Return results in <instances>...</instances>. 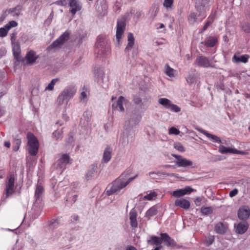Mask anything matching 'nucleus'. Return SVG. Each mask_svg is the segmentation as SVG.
Wrapping results in <instances>:
<instances>
[{
    "mask_svg": "<svg viewBox=\"0 0 250 250\" xmlns=\"http://www.w3.org/2000/svg\"><path fill=\"white\" fill-rule=\"evenodd\" d=\"M130 170L124 171L118 178L112 183L110 188L107 190L106 194L107 196L111 195L122 189L125 188L129 183L134 180L137 177L136 175L133 177H130Z\"/></svg>",
    "mask_w": 250,
    "mask_h": 250,
    "instance_id": "f257e3e1",
    "label": "nucleus"
},
{
    "mask_svg": "<svg viewBox=\"0 0 250 250\" xmlns=\"http://www.w3.org/2000/svg\"><path fill=\"white\" fill-rule=\"evenodd\" d=\"M44 191V189L43 186L38 184L35 191L34 201L31 209L33 219L37 218L42 210L43 204L42 196Z\"/></svg>",
    "mask_w": 250,
    "mask_h": 250,
    "instance_id": "f03ea898",
    "label": "nucleus"
},
{
    "mask_svg": "<svg viewBox=\"0 0 250 250\" xmlns=\"http://www.w3.org/2000/svg\"><path fill=\"white\" fill-rule=\"evenodd\" d=\"M95 53L97 57H105L109 53L110 46L108 41L103 36L97 37L95 44Z\"/></svg>",
    "mask_w": 250,
    "mask_h": 250,
    "instance_id": "7ed1b4c3",
    "label": "nucleus"
},
{
    "mask_svg": "<svg viewBox=\"0 0 250 250\" xmlns=\"http://www.w3.org/2000/svg\"><path fill=\"white\" fill-rule=\"evenodd\" d=\"M160 235V236L150 235L149 239L147 240V244L153 246V245L162 244L163 242L168 247L176 246L177 244L176 242L167 233L161 232Z\"/></svg>",
    "mask_w": 250,
    "mask_h": 250,
    "instance_id": "20e7f679",
    "label": "nucleus"
},
{
    "mask_svg": "<svg viewBox=\"0 0 250 250\" xmlns=\"http://www.w3.org/2000/svg\"><path fill=\"white\" fill-rule=\"evenodd\" d=\"M15 181L16 178L13 173H10L7 175L5 181V188L3 191L4 199L11 197L15 193L16 188Z\"/></svg>",
    "mask_w": 250,
    "mask_h": 250,
    "instance_id": "39448f33",
    "label": "nucleus"
},
{
    "mask_svg": "<svg viewBox=\"0 0 250 250\" xmlns=\"http://www.w3.org/2000/svg\"><path fill=\"white\" fill-rule=\"evenodd\" d=\"M76 91L77 88L73 85L66 86L57 98L58 104L62 105L64 102L67 104L69 101L74 96Z\"/></svg>",
    "mask_w": 250,
    "mask_h": 250,
    "instance_id": "423d86ee",
    "label": "nucleus"
},
{
    "mask_svg": "<svg viewBox=\"0 0 250 250\" xmlns=\"http://www.w3.org/2000/svg\"><path fill=\"white\" fill-rule=\"evenodd\" d=\"M212 0H196L195 2V9L199 13L200 16H203L205 18L212 5Z\"/></svg>",
    "mask_w": 250,
    "mask_h": 250,
    "instance_id": "0eeeda50",
    "label": "nucleus"
},
{
    "mask_svg": "<svg viewBox=\"0 0 250 250\" xmlns=\"http://www.w3.org/2000/svg\"><path fill=\"white\" fill-rule=\"evenodd\" d=\"M28 152L31 156H36L39 150V143L37 137L31 132L27 134Z\"/></svg>",
    "mask_w": 250,
    "mask_h": 250,
    "instance_id": "6e6552de",
    "label": "nucleus"
},
{
    "mask_svg": "<svg viewBox=\"0 0 250 250\" xmlns=\"http://www.w3.org/2000/svg\"><path fill=\"white\" fill-rule=\"evenodd\" d=\"M141 118V115L135 110L132 112L129 120L125 123V130L126 134L132 131L133 127L139 123Z\"/></svg>",
    "mask_w": 250,
    "mask_h": 250,
    "instance_id": "1a4fd4ad",
    "label": "nucleus"
},
{
    "mask_svg": "<svg viewBox=\"0 0 250 250\" xmlns=\"http://www.w3.org/2000/svg\"><path fill=\"white\" fill-rule=\"evenodd\" d=\"M126 17L123 16L120 19H118L117 22V29L116 37L118 43L122 39L123 34L126 27Z\"/></svg>",
    "mask_w": 250,
    "mask_h": 250,
    "instance_id": "9d476101",
    "label": "nucleus"
},
{
    "mask_svg": "<svg viewBox=\"0 0 250 250\" xmlns=\"http://www.w3.org/2000/svg\"><path fill=\"white\" fill-rule=\"evenodd\" d=\"M158 102L165 108L169 109L171 111L178 113L181 111V108L179 106L172 104V102L170 100L166 98H161L159 99Z\"/></svg>",
    "mask_w": 250,
    "mask_h": 250,
    "instance_id": "9b49d317",
    "label": "nucleus"
},
{
    "mask_svg": "<svg viewBox=\"0 0 250 250\" xmlns=\"http://www.w3.org/2000/svg\"><path fill=\"white\" fill-rule=\"evenodd\" d=\"M39 58V55H36V52L33 50H30L28 51L25 56L24 61L26 62V64L27 65H32L36 62V60Z\"/></svg>",
    "mask_w": 250,
    "mask_h": 250,
    "instance_id": "f8f14e48",
    "label": "nucleus"
},
{
    "mask_svg": "<svg viewBox=\"0 0 250 250\" xmlns=\"http://www.w3.org/2000/svg\"><path fill=\"white\" fill-rule=\"evenodd\" d=\"M238 218L242 221H246L250 216V208L247 206H243L237 211Z\"/></svg>",
    "mask_w": 250,
    "mask_h": 250,
    "instance_id": "ddd939ff",
    "label": "nucleus"
},
{
    "mask_svg": "<svg viewBox=\"0 0 250 250\" xmlns=\"http://www.w3.org/2000/svg\"><path fill=\"white\" fill-rule=\"evenodd\" d=\"M196 62L197 65L200 67L208 68L209 67H213L212 62L209 60L208 58L204 56H200L197 57Z\"/></svg>",
    "mask_w": 250,
    "mask_h": 250,
    "instance_id": "4468645a",
    "label": "nucleus"
},
{
    "mask_svg": "<svg viewBox=\"0 0 250 250\" xmlns=\"http://www.w3.org/2000/svg\"><path fill=\"white\" fill-rule=\"evenodd\" d=\"M68 5L71 7L69 10V12L73 16L75 15L78 11H80L82 8V4L79 0H69Z\"/></svg>",
    "mask_w": 250,
    "mask_h": 250,
    "instance_id": "2eb2a0df",
    "label": "nucleus"
},
{
    "mask_svg": "<svg viewBox=\"0 0 250 250\" xmlns=\"http://www.w3.org/2000/svg\"><path fill=\"white\" fill-rule=\"evenodd\" d=\"M127 102V100L125 99L123 96H120L116 103H113L112 104V107L113 110H117L118 108L121 112H124L125 108L123 106V104H125Z\"/></svg>",
    "mask_w": 250,
    "mask_h": 250,
    "instance_id": "dca6fc26",
    "label": "nucleus"
},
{
    "mask_svg": "<svg viewBox=\"0 0 250 250\" xmlns=\"http://www.w3.org/2000/svg\"><path fill=\"white\" fill-rule=\"evenodd\" d=\"M218 42V38L216 36H209L207 37L204 41L201 42V44L205 45L207 47H213Z\"/></svg>",
    "mask_w": 250,
    "mask_h": 250,
    "instance_id": "f3484780",
    "label": "nucleus"
},
{
    "mask_svg": "<svg viewBox=\"0 0 250 250\" xmlns=\"http://www.w3.org/2000/svg\"><path fill=\"white\" fill-rule=\"evenodd\" d=\"M112 152V147L110 145L106 146L104 151L102 162L104 163H108L111 158Z\"/></svg>",
    "mask_w": 250,
    "mask_h": 250,
    "instance_id": "a211bd4d",
    "label": "nucleus"
},
{
    "mask_svg": "<svg viewBox=\"0 0 250 250\" xmlns=\"http://www.w3.org/2000/svg\"><path fill=\"white\" fill-rule=\"evenodd\" d=\"M250 56L248 54L239 55L235 54L232 58V61L234 63H239L240 62L246 63L248 62Z\"/></svg>",
    "mask_w": 250,
    "mask_h": 250,
    "instance_id": "6ab92c4d",
    "label": "nucleus"
},
{
    "mask_svg": "<svg viewBox=\"0 0 250 250\" xmlns=\"http://www.w3.org/2000/svg\"><path fill=\"white\" fill-rule=\"evenodd\" d=\"M199 74L195 69H190L186 77V81L189 84L194 83L198 78Z\"/></svg>",
    "mask_w": 250,
    "mask_h": 250,
    "instance_id": "aec40b11",
    "label": "nucleus"
},
{
    "mask_svg": "<svg viewBox=\"0 0 250 250\" xmlns=\"http://www.w3.org/2000/svg\"><path fill=\"white\" fill-rule=\"evenodd\" d=\"M70 156L67 154H63L56 162L57 168H63L69 163Z\"/></svg>",
    "mask_w": 250,
    "mask_h": 250,
    "instance_id": "412c9836",
    "label": "nucleus"
},
{
    "mask_svg": "<svg viewBox=\"0 0 250 250\" xmlns=\"http://www.w3.org/2000/svg\"><path fill=\"white\" fill-rule=\"evenodd\" d=\"M23 9L22 6L18 4L14 7L7 9V12L14 18H17L21 14V12Z\"/></svg>",
    "mask_w": 250,
    "mask_h": 250,
    "instance_id": "4be33fe9",
    "label": "nucleus"
},
{
    "mask_svg": "<svg viewBox=\"0 0 250 250\" xmlns=\"http://www.w3.org/2000/svg\"><path fill=\"white\" fill-rule=\"evenodd\" d=\"M94 77L99 83L100 81H103L104 76V68L99 66H95L93 69Z\"/></svg>",
    "mask_w": 250,
    "mask_h": 250,
    "instance_id": "5701e85b",
    "label": "nucleus"
},
{
    "mask_svg": "<svg viewBox=\"0 0 250 250\" xmlns=\"http://www.w3.org/2000/svg\"><path fill=\"white\" fill-rule=\"evenodd\" d=\"M174 205L184 209H188L190 207V202L184 198L177 199L175 201Z\"/></svg>",
    "mask_w": 250,
    "mask_h": 250,
    "instance_id": "b1692460",
    "label": "nucleus"
},
{
    "mask_svg": "<svg viewBox=\"0 0 250 250\" xmlns=\"http://www.w3.org/2000/svg\"><path fill=\"white\" fill-rule=\"evenodd\" d=\"M129 215L131 227L136 228L138 227V222L137 220V212L134 208L130 210Z\"/></svg>",
    "mask_w": 250,
    "mask_h": 250,
    "instance_id": "393cba45",
    "label": "nucleus"
},
{
    "mask_svg": "<svg viewBox=\"0 0 250 250\" xmlns=\"http://www.w3.org/2000/svg\"><path fill=\"white\" fill-rule=\"evenodd\" d=\"M249 228L248 223L247 222H241L236 227V232L239 234L245 233Z\"/></svg>",
    "mask_w": 250,
    "mask_h": 250,
    "instance_id": "a878e982",
    "label": "nucleus"
},
{
    "mask_svg": "<svg viewBox=\"0 0 250 250\" xmlns=\"http://www.w3.org/2000/svg\"><path fill=\"white\" fill-rule=\"evenodd\" d=\"M176 164L178 167H187L192 166L193 162L192 161L181 156L180 159L178 160V162H176Z\"/></svg>",
    "mask_w": 250,
    "mask_h": 250,
    "instance_id": "bb28decb",
    "label": "nucleus"
},
{
    "mask_svg": "<svg viewBox=\"0 0 250 250\" xmlns=\"http://www.w3.org/2000/svg\"><path fill=\"white\" fill-rule=\"evenodd\" d=\"M96 7L100 12H104L107 10L108 6L106 0H97L95 3Z\"/></svg>",
    "mask_w": 250,
    "mask_h": 250,
    "instance_id": "cd10ccee",
    "label": "nucleus"
},
{
    "mask_svg": "<svg viewBox=\"0 0 250 250\" xmlns=\"http://www.w3.org/2000/svg\"><path fill=\"white\" fill-rule=\"evenodd\" d=\"M127 42V44L125 49V53H128L134 45L135 39L133 34L131 32H129L128 34Z\"/></svg>",
    "mask_w": 250,
    "mask_h": 250,
    "instance_id": "c85d7f7f",
    "label": "nucleus"
},
{
    "mask_svg": "<svg viewBox=\"0 0 250 250\" xmlns=\"http://www.w3.org/2000/svg\"><path fill=\"white\" fill-rule=\"evenodd\" d=\"M203 134H204L208 139L211 140L214 143H217L219 144L223 143L221 141V139L218 136L210 134L208 131L203 130L202 131Z\"/></svg>",
    "mask_w": 250,
    "mask_h": 250,
    "instance_id": "c756f323",
    "label": "nucleus"
},
{
    "mask_svg": "<svg viewBox=\"0 0 250 250\" xmlns=\"http://www.w3.org/2000/svg\"><path fill=\"white\" fill-rule=\"evenodd\" d=\"M234 150L235 148L226 147L223 145L219 146L218 147L219 152L223 154H234Z\"/></svg>",
    "mask_w": 250,
    "mask_h": 250,
    "instance_id": "7c9ffc66",
    "label": "nucleus"
},
{
    "mask_svg": "<svg viewBox=\"0 0 250 250\" xmlns=\"http://www.w3.org/2000/svg\"><path fill=\"white\" fill-rule=\"evenodd\" d=\"M214 230L217 233L220 234H224L227 231L226 227L222 222H219L215 225Z\"/></svg>",
    "mask_w": 250,
    "mask_h": 250,
    "instance_id": "2f4dec72",
    "label": "nucleus"
},
{
    "mask_svg": "<svg viewBox=\"0 0 250 250\" xmlns=\"http://www.w3.org/2000/svg\"><path fill=\"white\" fill-rule=\"evenodd\" d=\"M97 168V164L94 163L90 166V169L87 171L86 174V179L89 180L93 177L94 174Z\"/></svg>",
    "mask_w": 250,
    "mask_h": 250,
    "instance_id": "473e14b6",
    "label": "nucleus"
},
{
    "mask_svg": "<svg viewBox=\"0 0 250 250\" xmlns=\"http://www.w3.org/2000/svg\"><path fill=\"white\" fill-rule=\"evenodd\" d=\"M63 43L60 40H59L58 39H57L47 47V50L48 51H50L53 49H58L61 47Z\"/></svg>",
    "mask_w": 250,
    "mask_h": 250,
    "instance_id": "72a5a7b5",
    "label": "nucleus"
},
{
    "mask_svg": "<svg viewBox=\"0 0 250 250\" xmlns=\"http://www.w3.org/2000/svg\"><path fill=\"white\" fill-rule=\"evenodd\" d=\"M158 213V208L156 206H153L149 208L146 212L145 216L148 218L156 215Z\"/></svg>",
    "mask_w": 250,
    "mask_h": 250,
    "instance_id": "f704fd0d",
    "label": "nucleus"
},
{
    "mask_svg": "<svg viewBox=\"0 0 250 250\" xmlns=\"http://www.w3.org/2000/svg\"><path fill=\"white\" fill-rule=\"evenodd\" d=\"M213 212V209L211 207L203 206L200 208V212L203 216H208L212 214Z\"/></svg>",
    "mask_w": 250,
    "mask_h": 250,
    "instance_id": "c9c22d12",
    "label": "nucleus"
},
{
    "mask_svg": "<svg viewBox=\"0 0 250 250\" xmlns=\"http://www.w3.org/2000/svg\"><path fill=\"white\" fill-rule=\"evenodd\" d=\"M200 17H203V16H200L197 12V13L194 12H191L188 17V21L189 23L193 24L197 21V18Z\"/></svg>",
    "mask_w": 250,
    "mask_h": 250,
    "instance_id": "e433bc0d",
    "label": "nucleus"
},
{
    "mask_svg": "<svg viewBox=\"0 0 250 250\" xmlns=\"http://www.w3.org/2000/svg\"><path fill=\"white\" fill-rule=\"evenodd\" d=\"M153 174H156L158 175V176H166L167 175V176H173V177H176V178L179 177V174L174 173H167V172H162L160 171H158L156 172H154V171H151L149 173V175H151Z\"/></svg>",
    "mask_w": 250,
    "mask_h": 250,
    "instance_id": "4c0bfd02",
    "label": "nucleus"
},
{
    "mask_svg": "<svg viewBox=\"0 0 250 250\" xmlns=\"http://www.w3.org/2000/svg\"><path fill=\"white\" fill-rule=\"evenodd\" d=\"M48 223L49 229L53 230L59 227V220L58 218L52 219Z\"/></svg>",
    "mask_w": 250,
    "mask_h": 250,
    "instance_id": "58836bf2",
    "label": "nucleus"
},
{
    "mask_svg": "<svg viewBox=\"0 0 250 250\" xmlns=\"http://www.w3.org/2000/svg\"><path fill=\"white\" fill-rule=\"evenodd\" d=\"M70 35V32L66 31L63 32L58 39L63 44L64 42L67 41Z\"/></svg>",
    "mask_w": 250,
    "mask_h": 250,
    "instance_id": "ea45409f",
    "label": "nucleus"
},
{
    "mask_svg": "<svg viewBox=\"0 0 250 250\" xmlns=\"http://www.w3.org/2000/svg\"><path fill=\"white\" fill-rule=\"evenodd\" d=\"M52 137L54 138L56 140L59 139H62L63 137V130L62 128L60 130H56L52 133Z\"/></svg>",
    "mask_w": 250,
    "mask_h": 250,
    "instance_id": "a19ab883",
    "label": "nucleus"
},
{
    "mask_svg": "<svg viewBox=\"0 0 250 250\" xmlns=\"http://www.w3.org/2000/svg\"><path fill=\"white\" fill-rule=\"evenodd\" d=\"M21 143V140L20 138H15L13 143V150L17 151L19 150Z\"/></svg>",
    "mask_w": 250,
    "mask_h": 250,
    "instance_id": "79ce46f5",
    "label": "nucleus"
},
{
    "mask_svg": "<svg viewBox=\"0 0 250 250\" xmlns=\"http://www.w3.org/2000/svg\"><path fill=\"white\" fill-rule=\"evenodd\" d=\"M150 104V101H149L147 97L143 98L140 107L141 109H146L149 106Z\"/></svg>",
    "mask_w": 250,
    "mask_h": 250,
    "instance_id": "37998d69",
    "label": "nucleus"
},
{
    "mask_svg": "<svg viewBox=\"0 0 250 250\" xmlns=\"http://www.w3.org/2000/svg\"><path fill=\"white\" fill-rule=\"evenodd\" d=\"M132 101L136 105H141L142 99L138 94H134L132 96Z\"/></svg>",
    "mask_w": 250,
    "mask_h": 250,
    "instance_id": "c03bdc74",
    "label": "nucleus"
},
{
    "mask_svg": "<svg viewBox=\"0 0 250 250\" xmlns=\"http://www.w3.org/2000/svg\"><path fill=\"white\" fill-rule=\"evenodd\" d=\"M214 86L217 89V91L225 90V84L223 80H220L219 82L215 83Z\"/></svg>",
    "mask_w": 250,
    "mask_h": 250,
    "instance_id": "a18cd8bd",
    "label": "nucleus"
},
{
    "mask_svg": "<svg viewBox=\"0 0 250 250\" xmlns=\"http://www.w3.org/2000/svg\"><path fill=\"white\" fill-rule=\"evenodd\" d=\"M21 51L13 52V54L14 58L16 60L17 62H24V58L21 59Z\"/></svg>",
    "mask_w": 250,
    "mask_h": 250,
    "instance_id": "49530a36",
    "label": "nucleus"
},
{
    "mask_svg": "<svg viewBox=\"0 0 250 250\" xmlns=\"http://www.w3.org/2000/svg\"><path fill=\"white\" fill-rule=\"evenodd\" d=\"M171 195L175 197H180L184 196V190L183 188L178 189L173 191Z\"/></svg>",
    "mask_w": 250,
    "mask_h": 250,
    "instance_id": "de8ad7c7",
    "label": "nucleus"
},
{
    "mask_svg": "<svg viewBox=\"0 0 250 250\" xmlns=\"http://www.w3.org/2000/svg\"><path fill=\"white\" fill-rule=\"evenodd\" d=\"M157 195V193L155 191H152L149 194H147L146 195L144 196V199L146 200L151 201L155 198Z\"/></svg>",
    "mask_w": 250,
    "mask_h": 250,
    "instance_id": "09e8293b",
    "label": "nucleus"
},
{
    "mask_svg": "<svg viewBox=\"0 0 250 250\" xmlns=\"http://www.w3.org/2000/svg\"><path fill=\"white\" fill-rule=\"evenodd\" d=\"M80 220V217L78 214H73L71 215L70 219L69 220V223L72 225H75L76 222H79Z\"/></svg>",
    "mask_w": 250,
    "mask_h": 250,
    "instance_id": "8fccbe9b",
    "label": "nucleus"
},
{
    "mask_svg": "<svg viewBox=\"0 0 250 250\" xmlns=\"http://www.w3.org/2000/svg\"><path fill=\"white\" fill-rule=\"evenodd\" d=\"M174 0H164L163 6L167 9H170L173 5Z\"/></svg>",
    "mask_w": 250,
    "mask_h": 250,
    "instance_id": "3c124183",
    "label": "nucleus"
},
{
    "mask_svg": "<svg viewBox=\"0 0 250 250\" xmlns=\"http://www.w3.org/2000/svg\"><path fill=\"white\" fill-rule=\"evenodd\" d=\"M214 241V236L213 235H209L205 240V245L207 247L210 246Z\"/></svg>",
    "mask_w": 250,
    "mask_h": 250,
    "instance_id": "603ef678",
    "label": "nucleus"
},
{
    "mask_svg": "<svg viewBox=\"0 0 250 250\" xmlns=\"http://www.w3.org/2000/svg\"><path fill=\"white\" fill-rule=\"evenodd\" d=\"M174 147L176 150H177L181 152H183L186 151L185 148L184 147V146L182 145V144L181 143H179V142L174 143Z\"/></svg>",
    "mask_w": 250,
    "mask_h": 250,
    "instance_id": "864d4df0",
    "label": "nucleus"
},
{
    "mask_svg": "<svg viewBox=\"0 0 250 250\" xmlns=\"http://www.w3.org/2000/svg\"><path fill=\"white\" fill-rule=\"evenodd\" d=\"M58 81V79H52L50 83L48 84V85L46 86L45 89L48 90H52L54 89V85Z\"/></svg>",
    "mask_w": 250,
    "mask_h": 250,
    "instance_id": "5fc2aeb1",
    "label": "nucleus"
},
{
    "mask_svg": "<svg viewBox=\"0 0 250 250\" xmlns=\"http://www.w3.org/2000/svg\"><path fill=\"white\" fill-rule=\"evenodd\" d=\"M241 28L246 33H250V23L244 22L241 25Z\"/></svg>",
    "mask_w": 250,
    "mask_h": 250,
    "instance_id": "6e6d98bb",
    "label": "nucleus"
},
{
    "mask_svg": "<svg viewBox=\"0 0 250 250\" xmlns=\"http://www.w3.org/2000/svg\"><path fill=\"white\" fill-rule=\"evenodd\" d=\"M11 44L13 52L21 51L20 43L18 42H11Z\"/></svg>",
    "mask_w": 250,
    "mask_h": 250,
    "instance_id": "4d7b16f0",
    "label": "nucleus"
},
{
    "mask_svg": "<svg viewBox=\"0 0 250 250\" xmlns=\"http://www.w3.org/2000/svg\"><path fill=\"white\" fill-rule=\"evenodd\" d=\"M9 29L5 27V25L3 27L0 28V37H4L7 36Z\"/></svg>",
    "mask_w": 250,
    "mask_h": 250,
    "instance_id": "13d9d810",
    "label": "nucleus"
},
{
    "mask_svg": "<svg viewBox=\"0 0 250 250\" xmlns=\"http://www.w3.org/2000/svg\"><path fill=\"white\" fill-rule=\"evenodd\" d=\"M18 23L17 21H11L5 25V27L7 28L9 30L11 28L16 27Z\"/></svg>",
    "mask_w": 250,
    "mask_h": 250,
    "instance_id": "bf43d9fd",
    "label": "nucleus"
},
{
    "mask_svg": "<svg viewBox=\"0 0 250 250\" xmlns=\"http://www.w3.org/2000/svg\"><path fill=\"white\" fill-rule=\"evenodd\" d=\"M180 132V130L178 128L174 126L171 127L170 128H169L168 130L169 134L170 135H178L179 134Z\"/></svg>",
    "mask_w": 250,
    "mask_h": 250,
    "instance_id": "052dcab7",
    "label": "nucleus"
},
{
    "mask_svg": "<svg viewBox=\"0 0 250 250\" xmlns=\"http://www.w3.org/2000/svg\"><path fill=\"white\" fill-rule=\"evenodd\" d=\"M68 2H69V0H59L55 1L54 3L61 6H66Z\"/></svg>",
    "mask_w": 250,
    "mask_h": 250,
    "instance_id": "680f3d73",
    "label": "nucleus"
},
{
    "mask_svg": "<svg viewBox=\"0 0 250 250\" xmlns=\"http://www.w3.org/2000/svg\"><path fill=\"white\" fill-rule=\"evenodd\" d=\"M183 190H184V193L185 195L186 194H190L194 190V189L189 186H187L185 188H183Z\"/></svg>",
    "mask_w": 250,
    "mask_h": 250,
    "instance_id": "e2e57ef3",
    "label": "nucleus"
},
{
    "mask_svg": "<svg viewBox=\"0 0 250 250\" xmlns=\"http://www.w3.org/2000/svg\"><path fill=\"white\" fill-rule=\"evenodd\" d=\"M174 69L171 67H170L168 65H167V67L166 69V74L169 77H172L174 76L173 74Z\"/></svg>",
    "mask_w": 250,
    "mask_h": 250,
    "instance_id": "0e129e2a",
    "label": "nucleus"
},
{
    "mask_svg": "<svg viewBox=\"0 0 250 250\" xmlns=\"http://www.w3.org/2000/svg\"><path fill=\"white\" fill-rule=\"evenodd\" d=\"M74 141L73 133L72 132H69L66 142L68 144H72Z\"/></svg>",
    "mask_w": 250,
    "mask_h": 250,
    "instance_id": "69168bd1",
    "label": "nucleus"
},
{
    "mask_svg": "<svg viewBox=\"0 0 250 250\" xmlns=\"http://www.w3.org/2000/svg\"><path fill=\"white\" fill-rule=\"evenodd\" d=\"M83 116L87 122H89L90 118L91 117L90 112L88 111H85L83 113Z\"/></svg>",
    "mask_w": 250,
    "mask_h": 250,
    "instance_id": "338daca9",
    "label": "nucleus"
},
{
    "mask_svg": "<svg viewBox=\"0 0 250 250\" xmlns=\"http://www.w3.org/2000/svg\"><path fill=\"white\" fill-rule=\"evenodd\" d=\"M238 193V190L237 188H234L231 190L229 193V196L230 197H233L236 196Z\"/></svg>",
    "mask_w": 250,
    "mask_h": 250,
    "instance_id": "774afa93",
    "label": "nucleus"
}]
</instances>
